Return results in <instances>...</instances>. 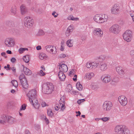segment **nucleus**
I'll return each mask as SVG.
<instances>
[{
	"label": "nucleus",
	"instance_id": "1",
	"mask_svg": "<svg viewBox=\"0 0 134 134\" xmlns=\"http://www.w3.org/2000/svg\"><path fill=\"white\" fill-rule=\"evenodd\" d=\"M27 96L33 106L36 109H38L40 104L38 103V100L36 99V90L35 89L31 90L27 94Z\"/></svg>",
	"mask_w": 134,
	"mask_h": 134
},
{
	"label": "nucleus",
	"instance_id": "2",
	"mask_svg": "<svg viewBox=\"0 0 134 134\" xmlns=\"http://www.w3.org/2000/svg\"><path fill=\"white\" fill-rule=\"evenodd\" d=\"M108 17L107 14H102L95 15L94 16L93 19L94 21L98 24H103L107 22Z\"/></svg>",
	"mask_w": 134,
	"mask_h": 134
},
{
	"label": "nucleus",
	"instance_id": "3",
	"mask_svg": "<svg viewBox=\"0 0 134 134\" xmlns=\"http://www.w3.org/2000/svg\"><path fill=\"white\" fill-rule=\"evenodd\" d=\"M115 130L118 134H130V131L127 127L124 125L116 126Z\"/></svg>",
	"mask_w": 134,
	"mask_h": 134
},
{
	"label": "nucleus",
	"instance_id": "4",
	"mask_svg": "<svg viewBox=\"0 0 134 134\" xmlns=\"http://www.w3.org/2000/svg\"><path fill=\"white\" fill-rule=\"evenodd\" d=\"M2 119L0 120V123L4 124L7 122L13 124L16 121L15 119L13 117L6 115H3L1 116Z\"/></svg>",
	"mask_w": 134,
	"mask_h": 134
},
{
	"label": "nucleus",
	"instance_id": "5",
	"mask_svg": "<svg viewBox=\"0 0 134 134\" xmlns=\"http://www.w3.org/2000/svg\"><path fill=\"white\" fill-rule=\"evenodd\" d=\"M54 87L53 85L51 83L44 84L42 87V89L44 93L46 94H49L53 91Z\"/></svg>",
	"mask_w": 134,
	"mask_h": 134
},
{
	"label": "nucleus",
	"instance_id": "6",
	"mask_svg": "<svg viewBox=\"0 0 134 134\" xmlns=\"http://www.w3.org/2000/svg\"><path fill=\"white\" fill-rule=\"evenodd\" d=\"M24 22L25 26L28 28L32 27L34 24L33 19L29 16H27L25 18Z\"/></svg>",
	"mask_w": 134,
	"mask_h": 134
},
{
	"label": "nucleus",
	"instance_id": "7",
	"mask_svg": "<svg viewBox=\"0 0 134 134\" xmlns=\"http://www.w3.org/2000/svg\"><path fill=\"white\" fill-rule=\"evenodd\" d=\"M123 38L127 42H130L132 37V32L130 30H126L123 34Z\"/></svg>",
	"mask_w": 134,
	"mask_h": 134
},
{
	"label": "nucleus",
	"instance_id": "8",
	"mask_svg": "<svg viewBox=\"0 0 134 134\" xmlns=\"http://www.w3.org/2000/svg\"><path fill=\"white\" fill-rule=\"evenodd\" d=\"M121 30V27L118 24H114L109 28V31L114 34H119Z\"/></svg>",
	"mask_w": 134,
	"mask_h": 134
},
{
	"label": "nucleus",
	"instance_id": "9",
	"mask_svg": "<svg viewBox=\"0 0 134 134\" xmlns=\"http://www.w3.org/2000/svg\"><path fill=\"white\" fill-rule=\"evenodd\" d=\"M110 11L113 14H119L120 11L119 4L118 3H115L112 7Z\"/></svg>",
	"mask_w": 134,
	"mask_h": 134
},
{
	"label": "nucleus",
	"instance_id": "10",
	"mask_svg": "<svg viewBox=\"0 0 134 134\" xmlns=\"http://www.w3.org/2000/svg\"><path fill=\"white\" fill-rule=\"evenodd\" d=\"M112 104L110 101H105L103 105V108L104 111H109L112 107Z\"/></svg>",
	"mask_w": 134,
	"mask_h": 134
},
{
	"label": "nucleus",
	"instance_id": "11",
	"mask_svg": "<svg viewBox=\"0 0 134 134\" xmlns=\"http://www.w3.org/2000/svg\"><path fill=\"white\" fill-rule=\"evenodd\" d=\"M93 32L95 36L101 37L103 36V32L102 30L100 28H95L94 29Z\"/></svg>",
	"mask_w": 134,
	"mask_h": 134
},
{
	"label": "nucleus",
	"instance_id": "12",
	"mask_svg": "<svg viewBox=\"0 0 134 134\" xmlns=\"http://www.w3.org/2000/svg\"><path fill=\"white\" fill-rule=\"evenodd\" d=\"M60 105L61 107L60 108V106L59 104H56L54 107L55 109L56 110H58L60 109L59 111H63L64 109H65V101H63V102L61 100V99H60Z\"/></svg>",
	"mask_w": 134,
	"mask_h": 134
},
{
	"label": "nucleus",
	"instance_id": "13",
	"mask_svg": "<svg viewBox=\"0 0 134 134\" xmlns=\"http://www.w3.org/2000/svg\"><path fill=\"white\" fill-rule=\"evenodd\" d=\"M46 51L50 53H52L53 54H55L57 52L56 47L55 46H47L46 47Z\"/></svg>",
	"mask_w": 134,
	"mask_h": 134
},
{
	"label": "nucleus",
	"instance_id": "14",
	"mask_svg": "<svg viewBox=\"0 0 134 134\" xmlns=\"http://www.w3.org/2000/svg\"><path fill=\"white\" fill-rule=\"evenodd\" d=\"M118 100L121 104L123 106H125L127 103V98L124 96H121L118 98Z\"/></svg>",
	"mask_w": 134,
	"mask_h": 134
},
{
	"label": "nucleus",
	"instance_id": "15",
	"mask_svg": "<svg viewBox=\"0 0 134 134\" xmlns=\"http://www.w3.org/2000/svg\"><path fill=\"white\" fill-rule=\"evenodd\" d=\"M101 79L103 82L107 83L110 81L111 78L109 75L105 74L102 76Z\"/></svg>",
	"mask_w": 134,
	"mask_h": 134
},
{
	"label": "nucleus",
	"instance_id": "16",
	"mask_svg": "<svg viewBox=\"0 0 134 134\" xmlns=\"http://www.w3.org/2000/svg\"><path fill=\"white\" fill-rule=\"evenodd\" d=\"M20 83L23 87V89L26 91L29 87V84L27 80L24 79L23 81H21Z\"/></svg>",
	"mask_w": 134,
	"mask_h": 134
},
{
	"label": "nucleus",
	"instance_id": "17",
	"mask_svg": "<svg viewBox=\"0 0 134 134\" xmlns=\"http://www.w3.org/2000/svg\"><path fill=\"white\" fill-rule=\"evenodd\" d=\"M73 29V26L72 25H70L68 28L65 33L66 36H69L72 32Z\"/></svg>",
	"mask_w": 134,
	"mask_h": 134
},
{
	"label": "nucleus",
	"instance_id": "18",
	"mask_svg": "<svg viewBox=\"0 0 134 134\" xmlns=\"http://www.w3.org/2000/svg\"><path fill=\"white\" fill-rule=\"evenodd\" d=\"M99 67L101 71H104L107 68V66L106 63L102 62L100 63Z\"/></svg>",
	"mask_w": 134,
	"mask_h": 134
},
{
	"label": "nucleus",
	"instance_id": "19",
	"mask_svg": "<svg viewBox=\"0 0 134 134\" xmlns=\"http://www.w3.org/2000/svg\"><path fill=\"white\" fill-rule=\"evenodd\" d=\"M59 69H60V71H62L64 72H66L68 70L67 66L64 64H62L59 65Z\"/></svg>",
	"mask_w": 134,
	"mask_h": 134
},
{
	"label": "nucleus",
	"instance_id": "20",
	"mask_svg": "<svg viewBox=\"0 0 134 134\" xmlns=\"http://www.w3.org/2000/svg\"><path fill=\"white\" fill-rule=\"evenodd\" d=\"M59 79L61 81H63L66 77L65 75L62 71H60L58 74Z\"/></svg>",
	"mask_w": 134,
	"mask_h": 134
},
{
	"label": "nucleus",
	"instance_id": "21",
	"mask_svg": "<svg viewBox=\"0 0 134 134\" xmlns=\"http://www.w3.org/2000/svg\"><path fill=\"white\" fill-rule=\"evenodd\" d=\"M22 66L23 67L24 71L25 74L26 75H29L32 74L31 71L26 67H24V65Z\"/></svg>",
	"mask_w": 134,
	"mask_h": 134
},
{
	"label": "nucleus",
	"instance_id": "22",
	"mask_svg": "<svg viewBox=\"0 0 134 134\" xmlns=\"http://www.w3.org/2000/svg\"><path fill=\"white\" fill-rule=\"evenodd\" d=\"M116 70L118 74L120 75H122L124 74V72L121 67H117L116 68Z\"/></svg>",
	"mask_w": 134,
	"mask_h": 134
},
{
	"label": "nucleus",
	"instance_id": "23",
	"mask_svg": "<svg viewBox=\"0 0 134 134\" xmlns=\"http://www.w3.org/2000/svg\"><path fill=\"white\" fill-rule=\"evenodd\" d=\"M21 13L22 15L25 14L27 12V9L25 5H22L20 7Z\"/></svg>",
	"mask_w": 134,
	"mask_h": 134
},
{
	"label": "nucleus",
	"instance_id": "24",
	"mask_svg": "<svg viewBox=\"0 0 134 134\" xmlns=\"http://www.w3.org/2000/svg\"><path fill=\"white\" fill-rule=\"evenodd\" d=\"M67 19L69 20H71L74 21H79V19L77 17H74L73 15H69L67 17Z\"/></svg>",
	"mask_w": 134,
	"mask_h": 134
},
{
	"label": "nucleus",
	"instance_id": "25",
	"mask_svg": "<svg viewBox=\"0 0 134 134\" xmlns=\"http://www.w3.org/2000/svg\"><path fill=\"white\" fill-rule=\"evenodd\" d=\"M45 32L42 30H39L36 33V35L37 36H40L44 35Z\"/></svg>",
	"mask_w": 134,
	"mask_h": 134
},
{
	"label": "nucleus",
	"instance_id": "26",
	"mask_svg": "<svg viewBox=\"0 0 134 134\" xmlns=\"http://www.w3.org/2000/svg\"><path fill=\"white\" fill-rule=\"evenodd\" d=\"M76 86L77 88L80 91H81L83 88L82 85L79 82L77 83L76 85Z\"/></svg>",
	"mask_w": 134,
	"mask_h": 134
},
{
	"label": "nucleus",
	"instance_id": "27",
	"mask_svg": "<svg viewBox=\"0 0 134 134\" xmlns=\"http://www.w3.org/2000/svg\"><path fill=\"white\" fill-rule=\"evenodd\" d=\"M23 59L25 63H27L29 62V55H26L24 56L23 58Z\"/></svg>",
	"mask_w": 134,
	"mask_h": 134
},
{
	"label": "nucleus",
	"instance_id": "28",
	"mask_svg": "<svg viewBox=\"0 0 134 134\" xmlns=\"http://www.w3.org/2000/svg\"><path fill=\"white\" fill-rule=\"evenodd\" d=\"M11 12L13 14L15 15L17 13V9L16 7H12L11 10Z\"/></svg>",
	"mask_w": 134,
	"mask_h": 134
},
{
	"label": "nucleus",
	"instance_id": "29",
	"mask_svg": "<svg viewBox=\"0 0 134 134\" xmlns=\"http://www.w3.org/2000/svg\"><path fill=\"white\" fill-rule=\"evenodd\" d=\"M19 78L20 82H21V81H23L24 79L27 80L26 78L25 77V75L23 74H22L20 75Z\"/></svg>",
	"mask_w": 134,
	"mask_h": 134
},
{
	"label": "nucleus",
	"instance_id": "30",
	"mask_svg": "<svg viewBox=\"0 0 134 134\" xmlns=\"http://www.w3.org/2000/svg\"><path fill=\"white\" fill-rule=\"evenodd\" d=\"M15 41V39L13 37H9L6 38L5 42H11Z\"/></svg>",
	"mask_w": 134,
	"mask_h": 134
},
{
	"label": "nucleus",
	"instance_id": "31",
	"mask_svg": "<svg viewBox=\"0 0 134 134\" xmlns=\"http://www.w3.org/2000/svg\"><path fill=\"white\" fill-rule=\"evenodd\" d=\"M6 46L8 47H12L14 46V42H5Z\"/></svg>",
	"mask_w": 134,
	"mask_h": 134
},
{
	"label": "nucleus",
	"instance_id": "32",
	"mask_svg": "<svg viewBox=\"0 0 134 134\" xmlns=\"http://www.w3.org/2000/svg\"><path fill=\"white\" fill-rule=\"evenodd\" d=\"M46 56V54L43 53H41L39 55V57L41 60H43L44 59Z\"/></svg>",
	"mask_w": 134,
	"mask_h": 134
},
{
	"label": "nucleus",
	"instance_id": "33",
	"mask_svg": "<svg viewBox=\"0 0 134 134\" xmlns=\"http://www.w3.org/2000/svg\"><path fill=\"white\" fill-rule=\"evenodd\" d=\"M11 82L13 85L16 88L18 87V83L17 81L16 80H13Z\"/></svg>",
	"mask_w": 134,
	"mask_h": 134
},
{
	"label": "nucleus",
	"instance_id": "34",
	"mask_svg": "<svg viewBox=\"0 0 134 134\" xmlns=\"http://www.w3.org/2000/svg\"><path fill=\"white\" fill-rule=\"evenodd\" d=\"M47 114L50 117H52L53 115V114L51 109L47 110Z\"/></svg>",
	"mask_w": 134,
	"mask_h": 134
},
{
	"label": "nucleus",
	"instance_id": "35",
	"mask_svg": "<svg viewBox=\"0 0 134 134\" xmlns=\"http://www.w3.org/2000/svg\"><path fill=\"white\" fill-rule=\"evenodd\" d=\"M28 48H20L19 50L20 53L21 54L24 52L25 50H28Z\"/></svg>",
	"mask_w": 134,
	"mask_h": 134
},
{
	"label": "nucleus",
	"instance_id": "36",
	"mask_svg": "<svg viewBox=\"0 0 134 134\" xmlns=\"http://www.w3.org/2000/svg\"><path fill=\"white\" fill-rule=\"evenodd\" d=\"M92 63L88 62L86 64V66L88 68H89L90 69H92Z\"/></svg>",
	"mask_w": 134,
	"mask_h": 134
},
{
	"label": "nucleus",
	"instance_id": "37",
	"mask_svg": "<svg viewBox=\"0 0 134 134\" xmlns=\"http://www.w3.org/2000/svg\"><path fill=\"white\" fill-rule=\"evenodd\" d=\"M92 69L96 68L97 66H98L99 65V64L98 63H96L94 62L92 63Z\"/></svg>",
	"mask_w": 134,
	"mask_h": 134
},
{
	"label": "nucleus",
	"instance_id": "38",
	"mask_svg": "<svg viewBox=\"0 0 134 134\" xmlns=\"http://www.w3.org/2000/svg\"><path fill=\"white\" fill-rule=\"evenodd\" d=\"M72 87L71 85L70 84H69L68 85L67 87V89L68 92H70L72 90Z\"/></svg>",
	"mask_w": 134,
	"mask_h": 134
},
{
	"label": "nucleus",
	"instance_id": "39",
	"mask_svg": "<svg viewBox=\"0 0 134 134\" xmlns=\"http://www.w3.org/2000/svg\"><path fill=\"white\" fill-rule=\"evenodd\" d=\"M110 119V118L109 117H104L101 118V120H102L103 121L106 122L108 121Z\"/></svg>",
	"mask_w": 134,
	"mask_h": 134
},
{
	"label": "nucleus",
	"instance_id": "40",
	"mask_svg": "<svg viewBox=\"0 0 134 134\" xmlns=\"http://www.w3.org/2000/svg\"><path fill=\"white\" fill-rule=\"evenodd\" d=\"M52 14L55 18H57L58 15V14L55 11L53 12Z\"/></svg>",
	"mask_w": 134,
	"mask_h": 134
},
{
	"label": "nucleus",
	"instance_id": "41",
	"mask_svg": "<svg viewBox=\"0 0 134 134\" xmlns=\"http://www.w3.org/2000/svg\"><path fill=\"white\" fill-rule=\"evenodd\" d=\"M105 56L104 55H101L98 57V59L102 60H104L105 58Z\"/></svg>",
	"mask_w": 134,
	"mask_h": 134
},
{
	"label": "nucleus",
	"instance_id": "42",
	"mask_svg": "<svg viewBox=\"0 0 134 134\" xmlns=\"http://www.w3.org/2000/svg\"><path fill=\"white\" fill-rule=\"evenodd\" d=\"M85 78L86 79H90L91 78V77L89 73L87 74H86Z\"/></svg>",
	"mask_w": 134,
	"mask_h": 134
},
{
	"label": "nucleus",
	"instance_id": "43",
	"mask_svg": "<svg viewBox=\"0 0 134 134\" xmlns=\"http://www.w3.org/2000/svg\"><path fill=\"white\" fill-rule=\"evenodd\" d=\"M41 104L42 107H44L46 106H48V105L46 104L44 102H42L41 103Z\"/></svg>",
	"mask_w": 134,
	"mask_h": 134
},
{
	"label": "nucleus",
	"instance_id": "44",
	"mask_svg": "<svg viewBox=\"0 0 134 134\" xmlns=\"http://www.w3.org/2000/svg\"><path fill=\"white\" fill-rule=\"evenodd\" d=\"M26 106L25 105V104H23L21 106L20 110H25L26 109Z\"/></svg>",
	"mask_w": 134,
	"mask_h": 134
},
{
	"label": "nucleus",
	"instance_id": "45",
	"mask_svg": "<svg viewBox=\"0 0 134 134\" xmlns=\"http://www.w3.org/2000/svg\"><path fill=\"white\" fill-rule=\"evenodd\" d=\"M112 81L115 82H117L119 81V79L117 77H115L112 79Z\"/></svg>",
	"mask_w": 134,
	"mask_h": 134
},
{
	"label": "nucleus",
	"instance_id": "46",
	"mask_svg": "<svg viewBox=\"0 0 134 134\" xmlns=\"http://www.w3.org/2000/svg\"><path fill=\"white\" fill-rule=\"evenodd\" d=\"M85 101V99H79L77 101V103L79 104H80L81 103L84 102Z\"/></svg>",
	"mask_w": 134,
	"mask_h": 134
},
{
	"label": "nucleus",
	"instance_id": "47",
	"mask_svg": "<svg viewBox=\"0 0 134 134\" xmlns=\"http://www.w3.org/2000/svg\"><path fill=\"white\" fill-rule=\"evenodd\" d=\"M39 75L41 76H44L45 75V73H44L42 70H41L40 71Z\"/></svg>",
	"mask_w": 134,
	"mask_h": 134
},
{
	"label": "nucleus",
	"instance_id": "48",
	"mask_svg": "<svg viewBox=\"0 0 134 134\" xmlns=\"http://www.w3.org/2000/svg\"><path fill=\"white\" fill-rule=\"evenodd\" d=\"M67 45L69 47H72L73 45V43L72 42H66Z\"/></svg>",
	"mask_w": 134,
	"mask_h": 134
},
{
	"label": "nucleus",
	"instance_id": "49",
	"mask_svg": "<svg viewBox=\"0 0 134 134\" xmlns=\"http://www.w3.org/2000/svg\"><path fill=\"white\" fill-rule=\"evenodd\" d=\"M59 57L60 58H64L66 57V55L65 54H62L59 55Z\"/></svg>",
	"mask_w": 134,
	"mask_h": 134
},
{
	"label": "nucleus",
	"instance_id": "50",
	"mask_svg": "<svg viewBox=\"0 0 134 134\" xmlns=\"http://www.w3.org/2000/svg\"><path fill=\"white\" fill-rule=\"evenodd\" d=\"M130 54L132 56H134V50L131 51L130 52Z\"/></svg>",
	"mask_w": 134,
	"mask_h": 134
},
{
	"label": "nucleus",
	"instance_id": "51",
	"mask_svg": "<svg viewBox=\"0 0 134 134\" xmlns=\"http://www.w3.org/2000/svg\"><path fill=\"white\" fill-rule=\"evenodd\" d=\"M130 63L133 66H134V59L132 58L131 60Z\"/></svg>",
	"mask_w": 134,
	"mask_h": 134
},
{
	"label": "nucleus",
	"instance_id": "52",
	"mask_svg": "<svg viewBox=\"0 0 134 134\" xmlns=\"http://www.w3.org/2000/svg\"><path fill=\"white\" fill-rule=\"evenodd\" d=\"M130 14L131 17H133L134 16V11H133L130 12Z\"/></svg>",
	"mask_w": 134,
	"mask_h": 134
},
{
	"label": "nucleus",
	"instance_id": "53",
	"mask_svg": "<svg viewBox=\"0 0 134 134\" xmlns=\"http://www.w3.org/2000/svg\"><path fill=\"white\" fill-rule=\"evenodd\" d=\"M10 65L9 64H7V66H4V69H6L7 68H8V69H7V70H9L10 69Z\"/></svg>",
	"mask_w": 134,
	"mask_h": 134
},
{
	"label": "nucleus",
	"instance_id": "54",
	"mask_svg": "<svg viewBox=\"0 0 134 134\" xmlns=\"http://www.w3.org/2000/svg\"><path fill=\"white\" fill-rule=\"evenodd\" d=\"M35 129L37 130H38L40 129V127L39 125H36L35 126Z\"/></svg>",
	"mask_w": 134,
	"mask_h": 134
},
{
	"label": "nucleus",
	"instance_id": "55",
	"mask_svg": "<svg viewBox=\"0 0 134 134\" xmlns=\"http://www.w3.org/2000/svg\"><path fill=\"white\" fill-rule=\"evenodd\" d=\"M16 59L15 58L13 57L11 59V61L13 63H14L16 61Z\"/></svg>",
	"mask_w": 134,
	"mask_h": 134
},
{
	"label": "nucleus",
	"instance_id": "56",
	"mask_svg": "<svg viewBox=\"0 0 134 134\" xmlns=\"http://www.w3.org/2000/svg\"><path fill=\"white\" fill-rule=\"evenodd\" d=\"M63 44L61 43V47L60 48V50L62 51H63L64 50V47H63V46H62V45Z\"/></svg>",
	"mask_w": 134,
	"mask_h": 134
},
{
	"label": "nucleus",
	"instance_id": "57",
	"mask_svg": "<svg viewBox=\"0 0 134 134\" xmlns=\"http://www.w3.org/2000/svg\"><path fill=\"white\" fill-rule=\"evenodd\" d=\"M41 49V46H38L36 47V49L37 50Z\"/></svg>",
	"mask_w": 134,
	"mask_h": 134
},
{
	"label": "nucleus",
	"instance_id": "58",
	"mask_svg": "<svg viewBox=\"0 0 134 134\" xmlns=\"http://www.w3.org/2000/svg\"><path fill=\"white\" fill-rule=\"evenodd\" d=\"M43 116L44 118V119L46 121V122L48 121V119H47V118H46V116H44V115H43Z\"/></svg>",
	"mask_w": 134,
	"mask_h": 134
},
{
	"label": "nucleus",
	"instance_id": "59",
	"mask_svg": "<svg viewBox=\"0 0 134 134\" xmlns=\"http://www.w3.org/2000/svg\"><path fill=\"white\" fill-rule=\"evenodd\" d=\"M25 134H31L30 132H29V131L28 130H26L25 132Z\"/></svg>",
	"mask_w": 134,
	"mask_h": 134
},
{
	"label": "nucleus",
	"instance_id": "60",
	"mask_svg": "<svg viewBox=\"0 0 134 134\" xmlns=\"http://www.w3.org/2000/svg\"><path fill=\"white\" fill-rule=\"evenodd\" d=\"M7 54H11L12 53V52L11 51L9 50H8L7 51Z\"/></svg>",
	"mask_w": 134,
	"mask_h": 134
},
{
	"label": "nucleus",
	"instance_id": "61",
	"mask_svg": "<svg viewBox=\"0 0 134 134\" xmlns=\"http://www.w3.org/2000/svg\"><path fill=\"white\" fill-rule=\"evenodd\" d=\"M12 70L13 71V72H15L16 71V68L15 67H13L11 68Z\"/></svg>",
	"mask_w": 134,
	"mask_h": 134
},
{
	"label": "nucleus",
	"instance_id": "62",
	"mask_svg": "<svg viewBox=\"0 0 134 134\" xmlns=\"http://www.w3.org/2000/svg\"><path fill=\"white\" fill-rule=\"evenodd\" d=\"M6 54V53H5L4 52H2L1 53V55L3 57H4L5 55Z\"/></svg>",
	"mask_w": 134,
	"mask_h": 134
},
{
	"label": "nucleus",
	"instance_id": "63",
	"mask_svg": "<svg viewBox=\"0 0 134 134\" xmlns=\"http://www.w3.org/2000/svg\"><path fill=\"white\" fill-rule=\"evenodd\" d=\"M76 114H78L80 116V115L81 114V113L79 111H76Z\"/></svg>",
	"mask_w": 134,
	"mask_h": 134
},
{
	"label": "nucleus",
	"instance_id": "64",
	"mask_svg": "<svg viewBox=\"0 0 134 134\" xmlns=\"http://www.w3.org/2000/svg\"><path fill=\"white\" fill-rule=\"evenodd\" d=\"M89 74H90V76L91 77L94 76V74L92 72L89 73Z\"/></svg>",
	"mask_w": 134,
	"mask_h": 134
}]
</instances>
